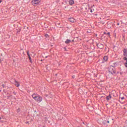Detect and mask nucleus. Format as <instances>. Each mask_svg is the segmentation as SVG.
<instances>
[{
  "label": "nucleus",
  "mask_w": 127,
  "mask_h": 127,
  "mask_svg": "<svg viewBox=\"0 0 127 127\" xmlns=\"http://www.w3.org/2000/svg\"><path fill=\"white\" fill-rule=\"evenodd\" d=\"M33 99L35 100L38 103H41L42 102V97L38 95V94H34L32 96Z\"/></svg>",
  "instance_id": "1"
},
{
  "label": "nucleus",
  "mask_w": 127,
  "mask_h": 127,
  "mask_svg": "<svg viewBox=\"0 0 127 127\" xmlns=\"http://www.w3.org/2000/svg\"><path fill=\"white\" fill-rule=\"evenodd\" d=\"M33 99L35 100L38 103H41L42 102V97L38 95V94H34L32 96Z\"/></svg>",
  "instance_id": "2"
},
{
  "label": "nucleus",
  "mask_w": 127,
  "mask_h": 127,
  "mask_svg": "<svg viewBox=\"0 0 127 127\" xmlns=\"http://www.w3.org/2000/svg\"><path fill=\"white\" fill-rule=\"evenodd\" d=\"M109 72L111 73V74H115V73H116L115 67L113 66H110L109 67Z\"/></svg>",
  "instance_id": "3"
},
{
  "label": "nucleus",
  "mask_w": 127,
  "mask_h": 127,
  "mask_svg": "<svg viewBox=\"0 0 127 127\" xmlns=\"http://www.w3.org/2000/svg\"><path fill=\"white\" fill-rule=\"evenodd\" d=\"M39 2H40V0H33L32 1L33 5H36V4H38Z\"/></svg>",
  "instance_id": "4"
},
{
  "label": "nucleus",
  "mask_w": 127,
  "mask_h": 127,
  "mask_svg": "<svg viewBox=\"0 0 127 127\" xmlns=\"http://www.w3.org/2000/svg\"><path fill=\"white\" fill-rule=\"evenodd\" d=\"M69 21H70V22H72V23H74L76 22V20H75V19H74V18H69L68 19Z\"/></svg>",
  "instance_id": "5"
},
{
  "label": "nucleus",
  "mask_w": 127,
  "mask_h": 127,
  "mask_svg": "<svg viewBox=\"0 0 127 127\" xmlns=\"http://www.w3.org/2000/svg\"><path fill=\"white\" fill-rule=\"evenodd\" d=\"M97 46L100 49H103V48H104V45L102 44H97Z\"/></svg>",
  "instance_id": "6"
},
{
  "label": "nucleus",
  "mask_w": 127,
  "mask_h": 127,
  "mask_svg": "<svg viewBox=\"0 0 127 127\" xmlns=\"http://www.w3.org/2000/svg\"><path fill=\"white\" fill-rule=\"evenodd\" d=\"M123 52H124V54H123V55L124 56H125L124 57H127V51L126 49H125L123 51Z\"/></svg>",
  "instance_id": "7"
},
{
  "label": "nucleus",
  "mask_w": 127,
  "mask_h": 127,
  "mask_svg": "<svg viewBox=\"0 0 127 127\" xmlns=\"http://www.w3.org/2000/svg\"><path fill=\"white\" fill-rule=\"evenodd\" d=\"M123 59L124 60H125L126 61V63H125V66L127 68V57H124Z\"/></svg>",
  "instance_id": "8"
},
{
  "label": "nucleus",
  "mask_w": 127,
  "mask_h": 127,
  "mask_svg": "<svg viewBox=\"0 0 127 127\" xmlns=\"http://www.w3.org/2000/svg\"><path fill=\"white\" fill-rule=\"evenodd\" d=\"M108 56H104V58H103V60H104V61H105V62H107V61H108Z\"/></svg>",
  "instance_id": "9"
},
{
  "label": "nucleus",
  "mask_w": 127,
  "mask_h": 127,
  "mask_svg": "<svg viewBox=\"0 0 127 127\" xmlns=\"http://www.w3.org/2000/svg\"><path fill=\"white\" fill-rule=\"evenodd\" d=\"M111 98H112V96H111V95H109L108 96L106 97V99L108 101H109V100H111Z\"/></svg>",
  "instance_id": "10"
},
{
  "label": "nucleus",
  "mask_w": 127,
  "mask_h": 127,
  "mask_svg": "<svg viewBox=\"0 0 127 127\" xmlns=\"http://www.w3.org/2000/svg\"><path fill=\"white\" fill-rule=\"evenodd\" d=\"M69 4H74V0H70L69 2Z\"/></svg>",
  "instance_id": "11"
},
{
  "label": "nucleus",
  "mask_w": 127,
  "mask_h": 127,
  "mask_svg": "<svg viewBox=\"0 0 127 127\" xmlns=\"http://www.w3.org/2000/svg\"><path fill=\"white\" fill-rule=\"evenodd\" d=\"M70 42L71 40L68 39L65 41V43H66V44H68V43H70Z\"/></svg>",
  "instance_id": "12"
},
{
  "label": "nucleus",
  "mask_w": 127,
  "mask_h": 127,
  "mask_svg": "<svg viewBox=\"0 0 127 127\" xmlns=\"http://www.w3.org/2000/svg\"><path fill=\"white\" fill-rule=\"evenodd\" d=\"M15 85L16 87H19V83L17 81H15Z\"/></svg>",
  "instance_id": "13"
},
{
  "label": "nucleus",
  "mask_w": 127,
  "mask_h": 127,
  "mask_svg": "<svg viewBox=\"0 0 127 127\" xmlns=\"http://www.w3.org/2000/svg\"><path fill=\"white\" fill-rule=\"evenodd\" d=\"M29 60H30V62L31 63L32 61H31V57H30V56H28Z\"/></svg>",
  "instance_id": "14"
},
{
  "label": "nucleus",
  "mask_w": 127,
  "mask_h": 127,
  "mask_svg": "<svg viewBox=\"0 0 127 127\" xmlns=\"http://www.w3.org/2000/svg\"><path fill=\"white\" fill-rule=\"evenodd\" d=\"M17 112L18 113H19V112H20V109H17Z\"/></svg>",
  "instance_id": "15"
},
{
  "label": "nucleus",
  "mask_w": 127,
  "mask_h": 127,
  "mask_svg": "<svg viewBox=\"0 0 127 127\" xmlns=\"http://www.w3.org/2000/svg\"><path fill=\"white\" fill-rule=\"evenodd\" d=\"M27 54L28 56H30L29 55V53L28 51L27 52Z\"/></svg>",
  "instance_id": "16"
},
{
  "label": "nucleus",
  "mask_w": 127,
  "mask_h": 127,
  "mask_svg": "<svg viewBox=\"0 0 127 127\" xmlns=\"http://www.w3.org/2000/svg\"><path fill=\"white\" fill-rule=\"evenodd\" d=\"M45 36L46 37H48V34H46V35H45Z\"/></svg>",
  "instance_id": "17"
},
{
  "label": "nucleus",
  "mask_w": 127,
  "mask_h": 127,
  "mask_svg": "<svg viewBox=\"0 0 127 127\" xmlns=\"http://www.w3.org/2000/svg\"><path fill=\"white\" fill-rule=\"evenodd\" d=\"M2 86L3 87V88H4V84H2Z\"/></svg>",
  "instance_id": "18"
},
{
  "label": "nucleus",
  "mask_w": 127,
  "mask_h": 127,
  "mask_svg": "<svg viewBox=\"0 0 127 127\" xmlns=\"http://www.w3.org/2000/svg\"><path fill=\"white\" fill-rule=\"evenodd\" d=\"M1 1H2V0H0V3H1Z\"/></svg>",
  "instance_id": "19"
},
{
  "label": "nucleus",
  "mask_w": 127,
  "mask_h": 127,
  "mask_svg": "<svg viewBox=\"0 0 127 127\" xmlns=\"http://www.w3.org/2000/svg\"><path fill=\"white\" fill-rule=\"evenodd\" d=\"M90 12H93V10L91 9V10H90Z\"/></svg>",
  "instance_id": "20"
},
{
  "label": "nucleus",
  "mask_w": 127,
  "mask_h": 127,
  "mask_svg": "<svg viewBox=\"0 0 127 127\" xmlns=\"http://www.w3.org/2000/svg\"><path fill=\"white\" fill-rule=\"evenodd\" d=\"M124 99H125V97H122V100H124Z\"/></svg>",
  "instance_id": "21"
},
{
  "label": "nucleus",
  "mask_w": 127,
  "mask_h": 127,
  "mask_svg": "<svg viewBox=\"0 0 127 127\" xmlns=\"http://www.w3.org/2000/svg\"><path fill=\"white\" fill-rule=\"evenodd\" d=\"M108 124H110V121H107Z\"/></svg>",
  "instance_id": "22"
},
{
  "label": "nucleus",
  "mask_w": 127,
  "mask_h": 127,
  "mask_svg": "<svg viewBox=\"0 0 127 127\" xmlns=\"http://www.w3.org/2000/svg\"><path fill=\"white\" fill-rule=\"evenodd\" d=\"M117 24H118V25H120V23H118Z\"/></svg>",
  "instance_id": "23"
},
{
  "label": "nucleus",
  "mask_w": 127,
  "mask_h": 127,
  "mask_svg": "<svg viewBox=\"0 0 127 127\" xmlns=\"http://www.w3.org/2000/svg\"><path fill=\"white\" fill-rule=\"evenodd\" d=\"M107 34L109 35V34H110V33H108Z\"/></svg>",
  "instance_id": "24"
},
{
  "label": "nucleus",
  "mask_w": 127,
  "mask_h": 127,
  "mask_svg": "<svg viewBox=\"0 0 127 127\" xmlns=\"http://www.w3.org/2000/svg\"><path fill=\"white\" fill-rule=\"evenodd\" d=\"M73 77V78H75V76H72Z\"/></svg>",
  "instance_id": "25"
}]
</instances>
